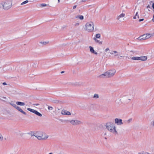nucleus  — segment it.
Returning a JSON list of instances; mask_svg holds the SVG:
<instances>
[{
    "instance_id": "f257e3e1",
    "label": "nucleus",
    "mask_w": 154,
    "mask_h": 154,
    "mask_svg": "<svg viewBox=\"0 0 154 154\" xmlns=\"http://www.w3.org/2000/svg\"><path fill=\"white\" fill-rule=\"evenodd\" d=\"M95 23L92 21L87 22L85 25V30L87 32L90 33L95 31Z\"/></svg>"
},
{
    "instance_id": "f03ea898",
    "label": "nucleus",
    "mask_w": 154,
    "mask_h": 154,
    "mask_svg": "<svg viewBox=\"0 0 154 154\" xmlns=\"http://www.w3.org/2000/svg\"><path fill=\"white\" fill-rule=\"evenodd\" d=\"M106 126L107 129L110 132L116 134H118L116 131V127L114 123L111 122H108L106 123Z\"/></svg>"
},
{
    "instance_id": "7ed1b4c3",
    "label": "nucleus",
    "mask_w": 154,
    "mask_h": 154,
    "mask_svg": "<svg viewBox=\"0 0 154 154\" xmlns=\"http://www.w3.org/2000/svg\"><path fill=\"white\" fill-rule=\"evenodd\" d=\"M31 135L34 136L36 137L39 140H44L47 139L48 137V136L45 133L42 132H36V133L31 132Z\"/></svg>"
},
{
    "instance_id": "20e7f679",
    "label": "nucleus",
    "mask_w": 154,
    "mask_h": 154,
    "mask_svg": "<svg viewBox=\"0 0 154 154\" xmlns=\"http://www.w3.org/2000/svg\"><path fill=\"white\" fill-rule=\"evenodd\" d=\"M1 4L4 9L7 10L11 8L12 4V0H6L2 2Z\"/></svg>"
},
{
    "instance_id": "39448f33",
    "label": "nucleus",
    "mask_w": 154,
    "mask_h": 154,
    "mask_svg": "<svg viewBox=\"0 0 154 154\" xmlns=\"http://www.w3.org/2000/svg\"><path fill=\"white\" fill-rule=\"evenodd\" d=\"M116 72V70L114 69L108 70L100 75V77L101 78H103V76L109 78L113 76Z\"/></svg>"
},
{
    "instance_id": "423d86ee",
    "label": "nucleus",
    "mask_w": 154,
    "mask_h": 154,
    "mask_svg": "<svg viewBox=\"0 0 154 154\" xmlns=\"http://www.w3.org/2000/svg\"><path fill=\"white\" fill-rule=\"evenodd\" d=\"M152 36V35L150 34H145L140 36L138 38V39L140 40H143L149 38Z\"/></svg>"
},
{
    "instance_id": "0eeeda50",
    "label": "nucleus",
    "mask_w": 154,
    "mask_h": 154,
    "mask_svg": "<svg viewBox=\"0 0 154 154\" xmlns=\"http://www.w3.org/2000/svg\"><path fill=\"white\" fill-rule=\"evenodd\" d=\"M69 122L71 124L74 125H80L82 123V122L77 120H72L69 121Z\"/></svg>"
},
{
    "instance_id": "6e6552de",
    "label": "nucleus",
    "mask_w": 154,
    "mask_h": 154,
    "mask_svg": "<svg viewBox=\"0 0 154 154\" xmlns=\"http://www.w3.org/2000/svg\"><path fill=\"white\" fill-rule=\"evenodd\" d=\"M27 109L28 111H30V112L35 114L36 115L39 116L41 117L42 116V115L41 113L38 112L37 111L34 109H32L30 108H28Z\"/></svg>"
},
{
    "instance_id": "1a4fd4ad",
    "label": "nucleus",
    "mask_w": 154,
    "mask_h": 154,
    "mask_svg": "<svg viewBox=\"0 0 154 154\" xmlns=\"http://www.w3.org/2000/svg\"><path fill=\"white\" fill-rule=\"evenodd\" d=\"M115 124L118 125H121L123 124L122 119L117 118L115 119Z\"/></svg>"
},
{
    "instance_id": "9d476101",
    "label": "nucleus",
    "mask_w": 154,
    "mask_h": 154,
    "mask_svg": "<svg viewBox=\"0 0 154 154\" xmlns=\"http://www.w3.org/2000/svg\"><path fill=\"white\" fill-rule=\"evenodd\" d=\"M61 113L63 115H70L71 114L70 112L64 110H63Z\"/></svg>"
},
{
    "instance_id": "9b49d317",
    "label": "nucleus",
    "mask_w": 154,
    "mask_h": 154,
    "mask_svg": "<svg viewBox=\"0 0 154 154\" xmlns=\"http://www.w3.org/2000/svg\"><path fill=\"white\" fill-rule=\"evenodd\" d=\"M111 54H115L114 56L116 57H117L118 58L119 57V54L118 53V52L116 51H113L112 52L110 53Z\"/></svg>"
},
{
    "instance_id": "f8f14e48",
    "label": "nucleus",
    "mask_w": 154,
    "mask_h": 154,
    "mask_svg": "<svg viewBox=\"0 0 154 154\" xmlns=\"http://www.w3.org/2000/svg\"><path fill=\"white\" fill-rule=\"evenodd\" d=\"M16 109L18 110L20 112L22 113L23 114L26 115V113L20 107L18 106H17Z\"/></svg>"
},
{
    "instance_id": "ddd939ff",
    "label": "nucleus",
    "mask_w": 154,
    "mask_h": 154,
    "mask_svg": "<svg viewBox=\"0 0 154 154\" xmlns=\"http://www.w3.org/2000/svg\"><path fill=\"white\" fill-rule=\"evenodd\" d=\"M89 48H90V51L91 53L96 55L97 54V53L95 51L93 47L91 46H89Z\"/></svg>"
},
{
    "instance_id": "4468645a",
    "label": "nucleus",
    "mask_w": 154,
    "mask_h": 154,
    "mask_svg": "<svg viewBox=\"0 0 154 154\" xmlns=\"http://www.w3.org/2000/svg\"><path fill=\"white\" fill-rule=\"evenodd\" d=\"M93 39L96 43H97L100 45L102 44V41H100V40H98L97 39H96V38H93Z\"/></svg>"
},
{
    "instance_id": "2eb2a0df",
    "label": "nucleus",
    "mask_w": 154,
    "mask_h": 154,
    "mask_svg": "<svg viewBox=\"0 0 154 154\" xmlns=\"http://www.w3.org/2000/svg\"><path fill=\"white\" fill-rule=\"evenodd\" d=\"M139 60L145 61L147 60V58L146 56H141L139 57Z\"/></svg>"
},
{
    "instance_id": "dca6fc26",
    "label": "nucleus",
    "mask_w": 154,
    "mask_h": 154,
    "mask_svg": "<svg viewBox=\"0 0 154 154\" xmlns=\"http://www.w3.org/2000/svg\"><path fill=\"white\" fill-rule=\"evenodd\" d=\"M75 17L77 19H79L81 20H82L84 18L83 16L80 15H77L75 16Z\"/></svg>"
},
{
    "instance_id": "f3484780",
    "label": "nucleus",
    "mask_w": 154,
    "mask_h": 154,
    "mask_svg": "<svg viewBox=\"0 0 154 154\" xmlns=\"http://www.w3.org/2000/svg\"><path fill=\"white\" fill-rule=\"evenodd\" d=\"M125 14L122 13L118 16L116 19L117 20H119L120 18L124 17L125 16Z\"/></svg>"
},
{
    "instance_id": "a211bd4d",
    "label": "nucleus",
    "mask_w": 154,
    "mask_h": 154,
    "mask_svg": "<svg viewBox=\"0 0 154 154\" xmlns=\"http://www.w3.org/2000/svg\"><path fill=\"white\" fill-rule=\"evenodd\" d=\"M16 104L18 105L23 106L25 105V104L23 102H22L19 101H17L16 102Z\"/></svg>"
},
{
    "instance_id": "6ab92c4d",
    "label": "nucleus",
    "mask_w": 154,
    "mask_h": 154,
    "mask_svg": "<svg viewBox=\"0 0 154 154\" xmlns=\"http://www.w3.org/2000/svg\"><path fill=\"white\" fill-rule=\"evenodd\" d=\"M132 118H130L128 120H127L125 121V123L126 124H129L132 121Z\"/></svg>"
},
{
    "instance_id": "aec40b11",
    "label": "nucleus",
    "mask_w": 154,
    "mask_h": 154,
    "mask_svg": "<svg viewBox=\"0 0 154 154\" xmlns=\"http://www.w3.org/2000/svg\"><path fill=\"white\" fill-rule=\"evenodd\" d=\"M138 12H137L135 15L134 16L133 18L134 19H137V18H139V15H138Z\"/></svg>"
},
{
    "instance_id": "412c9836",
    "label": "nucleus",
    "mask_w": 154,
    "mask_h": 154,
    "mask_svg": "<svg viewBox=\"0 0 154 154\" xmlns=\"http://www.w3.org/2000/svg\"><path fill=\"white\" fill-rule=\"evenodd\" d=\"M101 37V35L100 34V33H98V34H96L95 36V37H94L93 38H96V39H97V38H100Z\"/></svg>"
},
{
    "instance_id": "4be33fe9",
    "label": "nucleus",
    "mask_w": 154,
    "mask_h": 154,
    "mask_svg": "<svg viewBox=\"0 0 154 154\" xmlns=\"http://www.w3.org/2000/svg\"><path fill=\"white\" fill-rule=\"evenodd\" d=\"M131 59L134 60H139V57H133L131 58Z\"/></svg>"
},
{
    "instance_id": "5701e85b",
    "label": "nucleus",
    "mask_w": 154,
    "mask_h": 154,
    "mask_svg": "<svg viewBox=\"0 0 154 154\" xmlns=\"http://www.w3.org/2000/svg\"><path fill=\"white\" fill-rule=\"evenodd\" d=\"M10 104L15 108L17 106H16V104L14 103L11 102L10 103Z\"/></svg>"
},
{
    "instance_id": "b1692460",
    "label": "nucleus",
    "mask_w": 154,
    "mask_h": 154,
    "mask_svg": "<svg viewBox=\"0 0 154 154\" xmlns=\"http://www.w3.org/2000/svg\"><path fill=\"white\" fill-rule=\"evenodd\" d=\"M93 98H94L97 99L99 98V95L97 94H95L93 96Z\"/></svg>"
},
{
    "instance_id": "393cba45",
    "label": "nucleus",
    "mask_w": 154,
    "mask_h": 154,
    "mask_svg": "<svg viewBox=\"0 0 154 154\" xmlns=\"http://www.w3.org/2000/svg\"><path fill=\"white\" fill-rule=\"evenodd\" d=\"M28 2H29V1L28 0H26V1L23 2H22L21 4V5H23L24 4H26Z\"/></svg>"
},
{
    "instance_id": "a878e982",
    "label": "nucleus",
    "mask_w": 154,
    "mask_h": 154,
    "mask_svg": "<svg viewBox=\"0 0 154 154\" xmlns=\"http://www.w3.org/2000/svg\"><path fill=\"white\" fill-rule=\"evenodd\" d=\"M46 6H47V5L45 3H42L40 5V6L42 7H45Z\"/></svg>"
},
{
    "instance_id": "bb28decb",
    "label": "nucleus",
    "mask_w": 154,
    "mask_h": 154,
    "mask_svg": "<svg viewBox=\"0 0 154 154\" xmlns=\"http://www.w3.org/2000/svg\"><path fill=\"white\" fill-rule=\"evenodd\" d=\"M3 139V137L2 136V134L0 133V140H2Z\"/></svg>"
},
{
    "instance_id": "cd10ccee",
    "label": "nucleus",
    "mask_w": 154,
    "mask_h": 154,
    "mask_svg": "<svg viewBox=\"0 0 154 154\" xmlns=\"http://www.w3.org/2000/svg\"><path fill=\"white\" fill-rule=\"evenodd\" d=\"M48 109L49 110H52L53 109V108L50 106H48Z\"/></svg>"
},
{
    "instance_id": "c85d7f7f",
    "label": "nucleus",
    "mask_w": 154,
    "mask_h": 154,
    "mask_svg": "<svg viewBox=\"0 0 154 154\" xmlns=\"http://www.w3.org/2000/svg\"><path fill=\"white\" fill-rule=\"evenodd\" d=\"M53 102L55 103H58L59 102V101L57 100H54Z\"/></svg>"
},
{
    "instance_id": "c756f323",
    "label": "nucleus",
    "mask_w": 154,
    "mask_h": 154,
    "mask_svg": "<svg viewBox=\"0 0 154 154\" xmlns=\"http://www.w3.org/2000/svg\"><path fill=\"white\" fill-rule=\"evenodd\" d=\"M153 2L152 1H150L149 2V5H152V4H153Z\"/></svg>"
},
{
    "instance_id": "7c9ffc66",
    "label": "nucleus",
    "mask_w": 154,
    "mask_h": 154,
    "mask_svg": "<svg viewBox=\"0 0 154 154\" xmlns=\"http://www.w3.org/2000/svg\"><path fill=\"white\" fill-rule=\"evenodd\" d=\"M79 24V23H76L75 24V26H78Z\"/></svg>"
},
{
    "instance_id": "2f4dec72",
    "label": "nucleus",
    "mask_w": 154,
    "mask_h": 154,
    "mask_svg": "<svg viewBox=\"0 0 154 154\" xmlns=\"http://www.w3.org/2000/svg\"><path fill=\"white\" fill-rule=\"evenodd\" d=\"M146 8H150V7L149 5H148L147 6H146Z\"/></svg>"
},
{
    "instance_id": "473e14b6",
    "label": "nucleus",
    "mask_w": 154,
    "mask_h": 154,
    "mask_svg": "<svg viewBox=\"0 0 154 154\" xmlns=\"http://www.w3.org/2000/svg\"><path fill=\"white\" fill-rule=\"evenodd\" d=\"M77 7V5H74L73 7V9H75Z\"/></svg>"
},
{
    "instance_id": "72a5a7b5",
    "label": "nucleus",
    "mask_w": 154,
    "mask_h": 154,
    "mask_svg": "<svg viewBox=\"0 0 154 154\" xmlns=\"http://www.w3.org/2000/svg\"><path fill=\"white\" fill-rule=\"evenodd\" d=\"M109 48H107L106 49H105V51L106 52H107V51H109Z\"/></svg>"
},
{
    "instance_id": "f704fd0d",
    "label": "nucleus",
    "mask_w": 154,
    "mask_h": 154,
    "mask_svg": "<svg viewBox=\"0 0 154 154\" xmlns=\"http://www.w3.org/2000/svg\"><path fill=\"white\" fill-rule=\"evenodd\" d=\"M143 20H144V19H140L139 20V21L141 22V21H143Z\"/></svg>"
},
{
    "instance_id": "c9c22d12",
    "label": "nucleus",
    "mask_w": 154,
    "mask_h": 154,
    "mask_svg": "<svg viewBox=\"0 0 154 154\" xmlns=\"http://www.w3.org/2000/svg\"><path fill=\"white\" fill-rule=\"evenodd\" d=\"M130 52H132L133 54L135 52V51H130Z\"/></svg>"
},
{
    "instance_id": "e433bc0d",
    "label": "nucleus",
    "mask_w": 154,
    "mask_h": 154,
    "mask_svg": "<svg viewBox=\"0 0 154 154\" xmlns=\"http://www.w3.org/2000/svg\"><path fill=\"white\" fill-rule=\"evenodd\" d=\"M144 153H143L141 152H139L138 153V154H143Z\"/></svg>"
},
{
    "instance_id": "4c0bfd02",
    "label": "nucleus",
    "mask_w": 154,
    "mask_h": 154,
    "mask_svg": "<svg viewBox=\"0 0 154 154\" xmlns=\"http://www.w3.org/2000/svg\"><path fill=\"white\" fill-rule=\"evenodd\" d=\"M143 154H150V153H149L148 152H144Z\"/></svg>"
},
{
    "instance_id": "58836bf2",
    "label": "nucleus",
    "mask_w": 154,
    "mask_h": 154,
    "mask_svg": "<svg viewBox=\"0 0 154 154\" xmlns=\"http://www.w3.org/2000/svg\"><path fill=\"white\" fill-rule=\"evenodd\" d=\"M3 84L4 85H7L6 82H4L3 83Z\"/></svg>"
},
{
    "instance_id": "ea45409f",
    "label": "nucleus",
    "mask_w": 154,
    "mask_h": 154,
    "mask_svg": "<svg viewBox=\"0 0 154 154\" xmlns=\"http://www.w3.org/2000/svg\"><path fill=\"white\" fill-rule=\"evenodd\" d=\"M152 7L154 9V3H153V4H152Z\"/></svg>"
},
{
    "instance_id": "a19ab883",
    "label": "nucleus",
    "mask_w": 154,
    "mask_h": 154,
    "mask_svg": "<svg viewBox=\"0 0 154 154\" xmlns=\"http://www.w3.org/2000/svg\"><path fill=\"white\" fill-rule=\"evenodd\" d=\"M152 20L154 22V15H153V18L152 19Z\"/></svg>"
},
{
    "instance_id": "79ce46f5",
    "label": "nucleus",
    "mask_w": 154,
    "mask_h": 154,
    "mask_svg": "<svg viewBox=\"0 0 154 154\" xmlns=\"http://www.w3.org/2000/svg\"><path fill=\"white\" fill-rule=\"evenodd\" d=\"M64 72V71H62V72H61V73H63Z\"/></svg>"
},
{
    "instance_id": "37998d69",
    "label": "nucleus",
    "mask_w": 154,
    "mask_h": 154,
    "mask_svg": "<svg viewBox=\"0 0 154 154\" xmlns=\"http://www.w3.org/2000/svg\"><path fill=\"white\" fill-rule=\"evenodd\" d=\"M47 43L46 42H44L43 43V44H46Z\"/></svg>"
},
{
    "instance_id": "c03bdc74",
    "label": "nucleus",
    "mask_w": 154,
    "mask_h": 154,
    "mask_svg": "<svg viewBox=\"0 0 154 154\" xmlns=\"http://www.w3.org/2000/svg\"><path fill=\"white\" fill-rule=\"evenodd\" d=\"M58 3H59L60 2V0H58Z\"/></svg>"
},
{
    "instance_id": "a18cd8bd",
    "label": "nucleus",
    "mask_w": 154,
    "mask_h": 154,
    "mask_svg": "<svg viewBox=\"0 0 154 154\" xmlns=\"http://www.w3.org/2000/svg\"><path fill=\"white\" fill-rule=\"evenodd\" d=\"M49 154H53L52 152L50 153Z\"/></svg>"
},
{
    "instance_id": "49530a36",
    "label": "nucleus",
    "mask_w": 154,
    "mask_h": 154,
    "mask_svg": "<svg viewBox=\"0 0 154 154\" xmlns=\"http://www.w3.org/2000/svg\"><path fill=\"white\" fill-rule=\"evenodd\" d=\"M35 105H36V106H38V104H35Z\"/></svg>"
},
{
    "instance_id": "de8ad7c7",
    "label": "nucleus",
    "mask_w": 154,
    "mask_h": 154,
    "mask_svg": "<svg viewBox=\"0 0 154 154\" xmlns=\"http://www.w3.org/2000/svg\"><path fill=\"white\" fill-rule=\"evenodd\" d=\"M91 106H92V105H91Z\"/></svg>"
}]
</instances>
